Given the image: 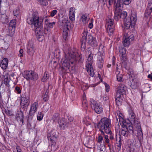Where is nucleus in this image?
<instances>
[{"label":"nucleus","instance_id":"obj_21","mask_svg":"<svg viewBox=\"0 0 152 152\" xmlns=\"http://www.w3.org/2000/svg\"><path fill=\"white\" fill-rule=\"evenodd\" d=\"M119 54L120 56L122 58V59L124 61H125L126 57V48H120L119 50Z\"/></svg>","mask_w":152,"mask_h":152},{"label":"nucleus","instance_id":"obj_59","mask_svg":"<svg viewBox=\"0 0 152 152\" xmlns=\"http://www.w3.org/2000/svg\"><path fill=\"white\" fill-rule=\"evenodd\" d=\"M16 149L17 152H21V150L20 148V147L19 146H17L16 147Z\"/></svg>","mask_w":152,"mask_h":152},{"label":"nucleus","instance_id":"obj_54","mask_svg":"<svg viewBox=\"0 0 152 152\" xmlns=\"http://www.w3.org/2000/svg\"><path fill=\"white\" fill-rule=\"evenodd\" d=\"M27 127L30 129H32V128H34V126H32L31 125V124L30 123H28L27 125Z\"/></svg>","mask_w":152,"mask_h":152},{"label":"nucleus","instance_id":"obj_43","mask_svg":"<svg viewBox=\"0 0 152 152\" xmlns=\"http://www.w3.org/2000/svg\"><path fill=\"white\" fill-rule=\"evenodd\" d=\"M104 47V46L102 44H101L99 45L98 53H104V50L103 49Z\"/></svg>","mask_w":152,"mask_h":152},{"label":"nucleus","instance_id":"obj_32","mask_svg":"<svg viewBox=\"0 0 152 152\" xmlns=\"http://www.w3.org/2000/svg\"><path fill=\"white\" fill-rule=\"evenodd\" d=\"M114 26H107V31L108 34L111 36L112 35L114 31Z\"/></svg>","mask_w":152,"mask_h":152},{"label":"nucleus","instance_id":"obj_22","mask_svg":"<svg viewBox=\"0 0 152 152\" xmlns=\"http://www.w3.org/2000/svg\"><path fill=\"white\" fill-rule=\"evenodd\" d=\"M104 53H98V57L97 60L98 63L100 65L102 66L103 64V62L104 59Z\"/></svg>","mask_w":152,"mask_h":152},{"label":"nucleus","instance_id":"obj_24","mask_svg":"<svg viewBox=\"0 0 152 152\" xmlns=\"http://www.w3.org/2000/svg\"><path fill=\"white\" fill-rule=\"evenodd\" d=\"M8 63V59L7 58H4L1 63V67L3 69H6L7 67Z\"/></svg>","mask_w":152,"mask_h":152},{"label":"nucleus","instance_id":"obj_63","mask_svg":"<svg viewBox=\"0 0 152 152\" xmlns=\"http://www.w3.org/2000/svg\"><path fill=\"white\" fill-rule=\"evenodd\" d=\"M79 57L80 58V59H79V61H80V62H82V58H81V56H80V55L79 56Z\"/></svg>","mask_w":152,"mask_h":152},{"label":"nucleus","instance_id":"obj_16","mask_svg":"<svg viewBox=\"0 0 152 152\" xmlns=\"http://www.w3.org/2000/svg\"><path fill=\"white\" fill-rule=\"evenodd\" d=\"M62 23L63 24L62 25V26L63 27L64 35H65V38H66L68 35V33L67 31L69 30L68 26L70 24L69 22L67 19H64Z\"/></svg>","mask_w":152,"mask_h":152},{"label":"nucleus","instance_id":"obj_38","mask_svg":"<svg viewBox=\"0 0 152 152\" xmlns=\"http://www.w3.org/2000/svg\"><path fill=\"white\" fill-rule=\"evenodd\" d=\"M151 7H148L146 8L145 12V14L147 15H149L151 14L152 11V9H151Z\"/></svg>","mask_w":152,"mask_h":152},{"label":"nucleus","instance_id":"obj_17","mask_svg":"<svg viewBox=\"0 0 152 152\" xmlns=\"http://www.w3.org/2000/svg\"><path fill=\"white\" fill-rule=\"evenodd\" d=\"M27 52L28 54L31 56H33L35 52V49L33 44L31 42H29L27 47Z\"/></svg>","mask_w":152,"mask_h":152},{"label":"nucleus","instance_id":"obj_13","mask_svg":"<svg viewBox=\"0 0 152 152\" xmlns=\"http://www.w3.org/2000/svg\"><path fill=\"white\" fill-rule=\"evenodd\" d=\"M58 137L56 134V131L53 130H52L49 134L48 135V138L49 140L50 141L53 143L52 146L53 147L56 144V140Z\"/></svg>","mask_w":152,"mask_h":152},{"label":"nucleus","instance_id":"obj_18","mask_svg":"<svg viewBox=\"0 0 152 152\" xmlns=\"http://www.w3.org/2000/svg\"><path fill=\"white\" fill-rule=\"evenodd\" d=\"M38 105L37 102H35L31 104L29 112V114L31 115H33L37 111Z\"/></svg>","mask_w":152,"mask_h":152},{"label":"nucleus","instance_id":"obj_19","mask_svg":"<svg viewBox=\"0 0 152 152\" xmlns=\"http://www.w3.org/2000/svg\"><path fill=\"white\" fill-rule=\"evenodd\" d=\"M35 32L38 40L39 41H42L43 39V36L42 35L41 28L35 30Z\"/></svg>","mask_w":152,"mask_h":152},{"label":"nucleus","instance_id":"obj_27","mask_svg":"<svg viewBox=\"0 0 152 152\" xmlns=\"http://www.w3.org/2000/svg\"><path fill=\"white\" fill-rule=\"evenodd\" d=\"M89 19L86 15H83L81 17L80 20L82 21L83 24H85L88 23Z\"/></svg>","mask_w":152,"mask_h":152},{"label":"nucleus","instance_id":"obj_31","mask_svg":"<svg viewBox=\"0 0 152 152\" xmlns=\"http://www.w3.org/2000/svg\"><path fill=\"white\" fill-rule=\"evenodd\" d=\"M116 74L117 75V80L119 82L123 81L122 75L120 74V71L117 69L116 72Z\"/></svg>","mask_w":152,"mask_h":152},{"label":"nucleus","instance_id":"obj_20","mask_svg":"<svg viewBox=\"0 0 152 152\" xmlns=\"http://www.w3.org/2000/svg\"><path fill=\"white\" fill-rule=\"evenodd\" d=\"M75 9L74 7H71L69 10V18L71 21L75 19Z\"/></svg>","mask_w":152,"mask_h":152},{"label":"nucleus","instance_id":"obj_29","mask_svg":"<svg viewBox=\"0 0 152 152\" xmlns=\"http://www.w3.org/2000/svg\"><path fill=\"white\" fill-rule=\"evenodd\" d=\"M116 139L117 141L116 146L117 147V149L118 151H119L121 148V145H122L121 139L120 137H119L118 138L116 137Z\"/></svg>","mask_w":152,"mask_h":152},{"label":"nucleus","instance_id":"obj_62","mask_svg":"<svg viewBox=\"0 0 152 152\" xmlns=\"http://www.w3.org/2000/svg\"><path fill=\"white\" fill-rule=\"evenodd\" d=\"M148 78L152 80V72L151 73V74L148 75Z\"/></svg>","mask_w":152,"mask_h":152},{"label":"nucleus","instance_id":"obj_3","mask_svg":"<svg viewBox=\"0 0 152 152\" xmlns=\"http://www.w3.org/2000/svg\"><path fill=\"white\" fill-rule=\"evenodd\" d=\"M27 23L34 27L35 30L41 28L43 19L40 17V18L37 13H34L31 17L28 18L27 19Z\"/></svg>","mask_w":152,"mask_h":152},{"label":"nucleus","instance_id":"obj_35","mask_svg":"<svg viewBox=\"0 0 152 152\" xmlns=\"http://www.w3.org/2000/svg\"><path fill=\"white\" fill-rule=\"evenodd\" d=\"M139 86V83L137 82H134L132 83L130 85V87L133 89H136Z\"/></svg>","mask_w":152,"mask_h":152},{"label":"nucleus","instance_id":"obj_60","mask_svg":"<svg viewBox=\"0 0 152 152\" xmlns=\"http://www.w3.org/2000/svg\"><path fill=\"white\" fill-rule=\"evenodd\" d=\"M93 26L92 22L90 23L88 25L89 28L91 29L92 28Z\"/></svg>","mask_w":152,"mask_h":152},{"label":"nucleus","instance_id":"obj_11","mask_svg":"<svg viewBox=\"0 0 152 152\" xmlns=\"http://www.w3.org/2000/svg\"><path fill=\"white\" fill-rule=\"evenodd\" d=\"M134 36L131 35L128 36L127 34L124 35L123 38V43L124 46L125 47H128L130 43L134 40Z\"/></svg>","mask_w":152,"mask_h":152},{"label":"nucleus","instance_id":"obj_30","mask_svg":"<svg viewBox=\"0 0 152 152\" xmlns=\"http://www.w3.org/2000/svg\"><path fill=\"white\" fill-rule=\"evenodd\" d=\"M93 54L92 53H90L89 54L88 58L87 59V61L86 62L87 65L90 64L91 65V64L93 62Z\"/></svg>","mask_w":152,"mask_h":152},{"label":"nucleus","instance_id":"obj_40","mask_svg":"<svg viewBox=\"0 0 152 152\" xmlns=\"http://www.w3.org/2000/svg\"><path fill=\"white\" fill-rule=\"evenodd\" d=\"M104 148V145H102L101 144L98 145L97 149L100 152H103V150Z\"/></svg>","mask_w":152,"mask_h":152},{"label":"nucleus","instance_id":"obj_9","mask_svg":"<svg viewBox=\"0 0 152 152\" xmlns=\"http://www.w3.org/2000/svg\"><path fill=\"white\" fill-rule=\"evenodd\" d=\"M23 76L27 80H36L38 78L37 74L32 71H26L23 73Z\"/></svg>","mask_w":152,"mask_h":152},{"label":"nucleus","instance_id":"obj_28","mask_svg":"<svg viewBox=\"0 0 152 152\" xmlns=\"http://www.w3.org/2000/svg\"><path fill=\"white\" fill-rule=\"evenodd\" d=\"M0 20L3 23H7L8 22V19L6 15H0Z\"/></svg>","mask_w":152,"mask_h":152},{"label":"nucleus","instance_id":"obj_15","mask_svg":"<svg viewBox=\"0 0 152 152\" xmlns=\"http://www.w3.org/2000/svg\"><path fill=\"white\" fill-rule=\"evenodd\" d=\"M129 119L130 122L132 124H133L134 126L140 123L137 119H135V114L132 110L129 111Z\"/></svg>","mask_w":152,"mask_h":152},{"label":"nucleus","instance_id":"obj_46","mask_svg":"<svg viewBox=\"0 0 152 152\" xmlns=\"http://www.w3.org/2000/svg\"><path fill=\"white\" fill-rule=\"evenodd\" d=\"M43 99L45 102H46L48 100V92H45L43 96Z\"/></svg>","mask_w":152,"mask_h":152},{"label":"nucleus","instance_id":"obj_49","mask_svg":"<svg viewBox=\"0 0 152 152\" xmlns=\"http://www.w3.org/2000/svg\"><path fill=\"white\" fill-rule=\"evenodd\" d=\"M103 136H104V139L105 140L104 142L107 143H109V140L108 138V136L107 135H103Z\"/></svg>","mask_w":152,"mask_h":152},{"label":"nucleus","instance_id":"obj_48","mask_svg":"<svg viewBox=\"0 0 152 152\" xmlns=\"http://www.w3.org/2000/svg\"><path fill=\"white\" fill-rule=\"evenodd\" d=\"M131 0H123V4L125 5H128L130 3Z\"/></svg>","mask_w":152,"mask_h":152},{"label":"nucleus","instance_id":"obj_5","mask_svg":"<svg viewBox=\"0 0 152 152\" xmlns=\"http://www.w3.org/2000/svg\"><path fill=\"white\" fill-rule=\"evenodd\" d=\"M137 16L136 13H132L131 15L124 20L125 28L129 29L130 27H133L135 25Z\"/></svg>","mask_w":152,"mask_h":152},{"label":"nucleus","instance_id":"obj_52","mask_svg":"<svg viewBox=\"0 0 152 152\" xmlns=\"http://www.w3.org/2000/svg\"><path fill=\"white\" fill-rule=\"evenodd\" d=\"M55 22H53L52 23L49 22L48 25L49 27L50 28H52L53 27V25L55 24Z\"/></svg>","mask_w":152,"mask_h":152},{"label":"nucleus","instance_id":"obj_56","mask_svg":"<svg viewBox=\"0 0 152 152\" xmlns=\"http://www.w3.org/2000/svg\"><path fill=\"white\" fill-rule=\"evenodd\" d=\"M15 89L16 91H17L18 94H20L21 93V91L19 87L18 86L16 87Z\"/></svg>","mask_w":152,"mask_h":152},{"label":"nucleus","instance_id":"obj_41","mask_svg":"<svg viewBox=\"0 0 152 152\" xmlns=\"http://www.w3.org/2000/svg\"><path fill=\"white\" fill-rule=\"evenodd\" d=\"M49 78V76L48 75L46 72H45L44 74V75L42 78V82H44L45 81Z\"/></svg>","mask_w":152,"mask_h":152},{"label":"nucleus","instance_id":"obj_45","mask_svg":"<svg viewBox=\"0 0 152 152\" xmlns=\"http://www.w3.org/2000/svg\"><path fill=\"white\" fill-rule=\"evenodd\" d=\"M42 19H43V21H44L45 22V23L46 25H48L49 23V20L47 16H46L45 17H41Z\"/></svg>","mask_w":152,"mask_h":152},{"label":"nucleus","instance_id":"obj_51","mask_svg":"<svg viewBox=\"0 0 152 152\" xmlns=\"http://www.w3.org/2000/svg\"><path fill=\"white\" fill-rule=\"evenodd\" d=\"M57 13V11L55 10L51 11L50 13V16L51 17L54 16Z\"/></svg>","mask_w":152,"mask_h":152},{"label":"nucleus","instance_id":"obj_14","mask_svg":"<svg viewBox=\"0 0 152 152\" xmlns=\"http://www.w3.org/2000/svg\"><path fill=\"white\" fill-rule=\"evenodd\" d=\"M117 15H116L115 12H114L115 13V19L117 21H118L120 18H122L124 20L125 19H126V17L127 16V13L125 11H122V10L120 11H118Z\"/></svg>","mask_w":152,"mask_h":152},{"label":"nucleus","instance_id":"obj_6","mask_svg":"<svg viewBox=\"0 0 152 152\" xmlns=\"http://www.w3.org/2000/svg\"><path fill=\"white\" fill-rule=\"evenodd\" d=\"M126 89V86L124 84H121L118 87L115 98V101L117 105L121 104L122 97L123 94H125Z\"/></svg>","mask_w":152,"mask_h":152},{"label":"nucleus","instance_id":"obj_37","mask_svg":"<svg viewBox=\"0 0 152 152\" xmlns=\"http://www.w3.org/2000/svg\"><path fill=\"white\" fill-rule=\"evenodd\" d=\"M103 135H104V134L103 135L102 133V134H99L98 137L97 138V141L99 143L102 142L103 140Z\"/></svg>","mask_w":152,"mask_h":152},{"label":"nucleus","instance_id":"obj_4","mask_svg":"<svg viewBox=\"0 0 152 152\" xmlns=\"http://www.w3.org/2000/svg\"><path fill=\"white\" fill-rule=\"evenodd\" d=\"M97 126L103 135H104V133H111V123L110 120L107 118H102L99 122Z\"/></svg>","mask_w":152,"mask_h":152},{"label":"nucleus","instance_id":"obj_2","mask_svg":"<svg viewBox=\"0 0 152 152\" xmlns=\"http://www.w3.org/2000/svg\"><path fill=\"white\" fill-rule=\"evenodd\" d=\"M88 32H84L81 39V48L82 50L84 51L86 48V42H87L92 47H96L97 45V42L96 39L91 35L88 36Z\"/></svg>","mask_w":152,"mask_h":152},{"label":"nucleus","instance_id":"obj_50","mask_svg":"<svg viewBox=\"0 0 152 152\" xmlns=\"http://www.w3.org/2000/svg\"><path fill=\"white\" fill-rule=\"evenodd\" d=\"M104 85L105 87V90L107 92L109 91L110 87L109 85L107 83H105Z\"/></svg>","mask_w":152,"mask_h":152},{"label":"nucleus","instance_id":"obj_61","mask_svg":"<svg viewBox=\"0 0 152 152\" xmlns=\"http://www.w3.org/2000/svg\"><path fill=\"white\" fill-rule=\"evenodd\" d=\"M110 134V139L111 140H112L114 139V137L113 136L112 134V132L111 131V133H109Z\"/></svg>","mask_w":152,"mask_h":152},{"label":"nucleus","instance_id":"obj_58","mask_svg":"<svg viewBox=\"0 0 152 152\" xmlns=\"http://www.w3.org/2000/svg\"><path fill=\"white\" fill-rule=\"evenodd\" d=\"M20 116L18 115V117H19V118L21 119V120H23V114L22 112H20Z\"/></svg>","mask_w":152,"mask_h":152},{"label":"nucleus","instance_id":"obj_57","mask_svg":"<svg viewBox=\"0 0 152 152\" xmlns=\"http://www.w3.org/2000/svg\"><path fill=\"white\" fill-rule=\"evenodd\" d=\"M50 31V29L49 28H45L44 30V33L45 34H47Z\"/></svg>","mask_w":152,"mask_h":152},{"label":"nucleus","instance_id":"obj_1","mask_svg":"<svg viewBox=\"0 0 152 152\" xmlns=\"http://www.w3.org/2000/svg\"><path fill=\"white\" fill-rule=\"evenodd\" d=\"M76 53L72 52L69 53L61 59V63L63 69L69 70L71 64H73L76 60Z\"/></svg>","mask_w":152,"mask_h":152},{"label":"nucleus","instance_id":"obj_42","mask_svg":"<svg viewBox=\"0 0 152 152\" xmlns=\"http://www.w3.org/2000/svg\"><path fill=\"white\" fill-rule=\"evenodd\" d=\"M40 4L43 5H46L48 4L46 0H37Z\"/></svg>","mask_w":152,"mask_h":152},{"label":"nucleus","instance_id":"obj_53","mask_svg":"<svg viewBox=\"0 0 152 152\" xmlns=\"http://www.w3.org/2000/svg\"><path fill=\"white\" fill-rule=\"evenodd\" d=\"M23 50L22 49H20L19 51V56L20 57H23Z\"/></svg>","mask_w":152,"mask_h":152},{"label":"nucleus","instance_id":"obj_47","mask_svg":"<svg viewBox=\"0 0 152 152\" xmlns=\"http://www.w3.org/2000/svg\"><path fill=\"white\" fill-rule=\"evenodd\" d=\"M10 81V79L8 77L5 78L4 80V83L6 85H8L9 84V83Z\"/></svg>","mask_w":152,"mask_h":152},{"label":"nucleus","instance_id":"obj_34","mask_svg":"<svg viewBox=\"0 0 152 152\" xmlns=\"http://www.w3.org/2000/svg\"><path fill=\"white\" fill-rule=\"evenodd\" d=\"M60 118V117L59 114L56 113L54 114L52 119L54 122L58 121L59 119Z\"/></svg>","mask_w":152,"mask_h":152},{"label":"nucleus","instance_id":"obj_12","mask_svg":"<svg viewBox=\"0 0 152 152\" xmlns=\"http://www.w3.org/2000/svg\"><path fill=\"white\" fill-rule=\"evenodd\" d=\"M29 103V101L28 97L25 95L22 94L21 96L20 105L21 107L23 110L26 109Z\"/></svg>","mask_w":152,"mask_h":152},{"label":"nucleus","instance_id":"obj_64","mask_svg":"<svg viewBox=\"0 0 152 152\" xmlns=\"http://www.w3.org/2000/svg\"><path fill=\"white\" fill-rule=\"evenodd\" d=\"M107 99H108V98L107 97V95H106V97H104H104H103V99L105 100H107Z\"/></svg>","mask_w":152,"mask_h":152},{"label":"nucleus","instance_id":"obj_23","mask_svg":"<svg viewBox=\"0 0 152 152\" xmlns=\"http://www.w3.org/2000/svg\"><path fill=\"white\" fill-rule=\"evenodd\" d=\"M86 69L88 73L92 77H94V72L93 69L92 68V65L90 64L86 65Z\"/></svg>","mask_w":152,"mask_h":152},{"label":"nucleus","instance_id":"obj_44","mask_svg":"<svg viewBox=\"0 0 152 152\" xmlns=\"http://www.w3.org/2000/svg\"><path fill=\"white\" fill-rule=\"evenodd\" d=\"M20 13V10L19 9L15 10L13 11V14L15 16H18Z\"/></svg>","mask_w":152,"mask_h":152},{"label":"nucleus","instance_id":"obj_33","mask_svg":"<svg viewBox=\"0 0 152 152\" xmlns=\"http://www.w3.org/2000/svg\"><path fill=\"white\" fill-rule=\"evenodd\" d=\"M106 26H114V25H113V20L111 19L107 20Z\"/></svg>","mask_w":152,"mask_h":152},{"label":"nucleus","instance_id":"obj_25","mask_svg":"<svg viewBox=\"0 0 152 152\" xmlns=\"http://www.w3.org/2000/svg\"><path fill=\"white\" fill-rule=\"evenodd\" d=\"M65 121V120L64 118H62L60 119L59 121H58L59 126L60 127L61 129H63L67 124V123H66Z\"/></svg>","mask_w":152,"mask_h":152},{"label":"nucleus","instance_id":"obj_8","mask_svg":"<svg viewBox=\"0 0 152 152\" xmlns=\"http://www.w3.org/2000/svg\"><path fill=\"white\" fill-rule=\"evenodd\" d=\"M114 3V6L115 8V12L116 15H117L118 11L122 10V6L123 3L122 0H109L108 3L110 5Z\"/></svg>","mask_w":152,"mask_h":152},{"label":"nucleus","instance_id":"obj_39","mask_svg":"<svg viewBox=\"0 0 152 152\" xmlns=\"http://www.w3.org/2000/svg\"><path fill=\"white\" fill-rule=\"evenodd\" d=\"M16 24V21L14 19L12 20L10 22L9 24V27H11L12 28L15 27Z\"/></svg>","mask_w":152,"mask_h":152},{"label":"nucleus","instance_id":"obj_10","mask_svg":"<svg viewBox=\"0 0 152 152\" xmlns=\"http://www.w3.org/2000/svg\"><path fill=\"white\" fill-rule=\"evenodd\" d=\"M90 105L92 109L98 114L101 113L102 111V108L101 105H99L97 102L93 99L90 100Z\"/></svg>","mask_w":152,"mask_h":152},{"label":"nucleus","instance_id":"obj_7","mask_svg":"<svg viewBox=\"0 0 152 152\" xmlns=\"http://www.w3.org/2000/svg\"><path fill=\"white\" fill-rule=\"evenodd\" d=\"M120 133L125 137H127L134 133L133 126L130 125H125L124 124L122 126Z\"/></svg>","mask_w":152,"mask_h":152},{"label":"nucleus","instance_id":"obj_55","mask_svg":"<svg viewBox=\"0 0 152 152\" xmlns=\"http://www.w3.org/2000/svg\"><path fill=\"white\" fill-rule=\"evenodd\" d=\"M83 106L84 107H87L88 106L87 104V102L86 100H84L83 102Z\"/></svg>","mask_w":152,"mask_h":152},{"label":"nucleus","instance_id":"obj_26","mask_svg":"<svg viewBox=\"0 0 152 152\" xmlns=\"http://www.w3.org/2000/svg\"><path fill=\"white\" fill-rule=\"evenodd\" d=\"M137 129V135L138 137H142L143 134L141 129L140 124V123L136 125H134Z\"/></svg>","mask_w":152,"mask_h":152},{"label":"nucleus","instance_id":"obj_36","mask_svg":"<svg viewBox=\"0 0 152 152\" xmlns=\"http://www.w3.org/2000/svg\"><path fill=\"white\" fill-rule=\"evenodd\" d=\"M43 116L44 114L42 112H39L37 115V120L39 121H41L43 118Z\"/></svg>","mask_w":152,"mask_h":152}]
</instances>
